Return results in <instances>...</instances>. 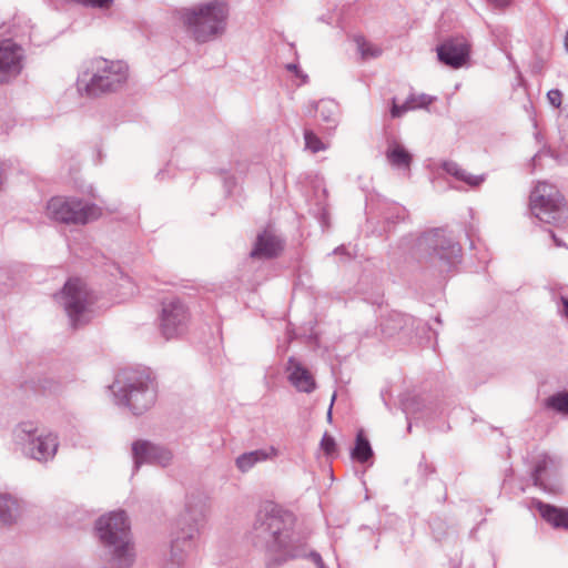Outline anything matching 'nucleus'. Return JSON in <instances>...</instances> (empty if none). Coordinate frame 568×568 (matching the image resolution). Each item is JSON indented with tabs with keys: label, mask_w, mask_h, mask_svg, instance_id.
Masks as SVG:
<instances>
[{
	"label": "nucleus",
	"mask_w": 568,
	"mask_h": 568,
	"mask_svg": "<svg viewBox=\"0 0 568 568\" xmlns=\"http://www.w3.org/2000/svg\"><path fill=\"white\" fill-rule=\"evenodd\" d=\"M550 235H551V237H552V240H554V242H555L556 246H564V245H565L560 240H558V239L556 237V235H555V233H554L552 231H550Z\"/></svg>",
	"instance_id": "40"
},
{
	"label": "nucleus",
	"mask_w": 568,
	"mask_h": 568,
	"mask_svg": "<svg viewBox=\"0 0 568 568\" xmlns=\"http://www.w3.org/2000/svg\"><path fill=\"white\" fill-rule=\"evenodd\" d=\"M133 470L143 464L169 466L173 460V453L170 448L154 444L150 440L139 439L132 443Z\"/></svg>",
	"instance_id": "14"
},
{
	"label": "nucleus",
	"mask_w": 568,
	"mask_h": 568,
	"mask_svg": "<svg viewBox=\"0 0 568 568\" xmlns=\"http://www.w3.org/2000/svg\"><path fill=\"white\" fill-rule=\"evenodd\" d=\"M562 310L561 313L568 318V298L561 297Z\"/></svg>",
	"instance_id": "39"
},
{
	"label": "nucleus",
	"mask_w": 568,
	"mask_h": 568,
	"mask_svg": "<svg viewBox=\"0 0 568 568\" xmlns=\"http://www.w3.org/2000/svg\"><path fill=\"white\" fill-rule=\"evenodd\" d=\"M128 77L129 69L123 61L94 58L78 75L77 85L81 93L97 98L122 88Z\"/></svg>",
	"instance_id": "3"
},
{
	"label": "nucleus",
	"mask_w": 568,
	"mask_h": 568,
	"mask_svg": "<svg viewBox=\"0 0 568 568\" xmlns=\"http://www.w3.org/2000/svg\"><path fill=\"white\" fill-rule=\"evenodd\" d=\"M187 520H189V518L185 516V517L183 518V523H184V524H186V523H187Z\"/></svg>",
	"instance_id": "45"
},
{
	"label": "nucleus",
	"mask_w": 568,
	"mask_h": 568,
	"mask_svg": "<svg viewBox=\"0 0 568 568\" xmlns=\"http://www.w3.org/2000/svg\"><path fill=\"white\" fill-rule=\"evenodd\" d=\"M186 516L193 521L185 527H180L174 532L169 549L162 552L161 567L162 568H183L189 552L193 549V540L197 534V523L203 516L202 510L193 514L187 506Z\"/></svg>",
	"instance_id": "11"
},
{
	"label": "nucleus",
	"mask_w": 568,
	"mask_h": 568,
	"mask_svg": "<svg viewBox=\"0 0 568 568\" xmlns=\"http://www.w3.org/2000/svg\"><path fill=\"white\" fill-rule=\"evenodd\" d=\"M304 140L306 149L313 153L323 151L326 148L322 140L312 130H304Z\"/></svg>",
	"instance_id": "32"
},
{
	"label": "nucleus",
	"mask_w": 568,
	"mask_h": 568,
	"mask_svg": "<svg viewBox=\"0 0 568 568\" xmlns=\"http://www.w3.org/2000/svg\"><path fill=\"white\" fill-rule=\"evenodd\" d=\"M55 300L64 308L73 328L89 321L88 306L91 297L85 283L80 278L69 280L62 291L55 295Z\"/></svg>",
	"instance_id": "10"
},
{
	"label": "nucleus",
	"mask_w": 568,
	"mask_h": 568,
	"mask_svg": "<svg viewBox=\"0 0 568 568\" xmlns=\"http://www.w3.org/2000/svg\"><path fill=\"white\" fill-rule=\"evenodd\" d=\"M283 247V241L277 235L270 231H264L257 235L251 256L258 258H273L282 252Z\"/></svg>",
	"instance_id": "19"
},
{
	"label": "nucleus",
	"mask_w": 568,
	"mask_h": 568,
	"mask_svg": "<svg viewBox=\"0 0 568 568\" xmlns=\"http://www.w3.org/2000/svg\"><path fill=\"white\" fill-rule=\"evenodd\" d=\"M287 379L300 393L311 394L316 389V382L312 373L295 357L287 359Z\"/></svg>",
	"instance_id": "16"
},
{
	"label": "nucleus",
	"mask_w": 568,
	"mask_h": 568,
	"mask_svg": "<svg viewBox=\"0 0 568 568\" xmlns=\"http://www.w3.org/2000/svg\"><path fill=\"white\" fill-rule=\"evenodd\" d=\"M546 408L551 409L561 415H568V392H558L544 402Z\"/></svg>",
	"instance_id": "30"
},
{
	"label": "nucleus",
	"mask_w": 568,
	"mask_h": 568,
	"mask_svg": "<svg viewBox=\"0 0 568 568\" xmlns=\"http://www.w3.org/2000/svg\"><path fill=\"white\" fill-rule=\"evenodd\" d=\"M415 318L410 315L396 311L382 316L379 322L381 334L385 338L395 336L399 332H409L413 329Z\"/></svg>",
	"instance_id": "18"
},
{
	"label": "nucleus",
	"mask_w": 568,
	"mask_h": 568,
	"mask_svg": "<svg viewBox=\"0 0 568 568\" xmlns=\"http://www.w3.org/2000/svg\"><path fill=\"white\" fill-rule=\"evenodd\" d=\"M295 516L268 504L261 508L254 523L255 538L264 548L265 565L278 567L288 560L307 557L317 568H327L317 551L307 552V537L295 530Z\"/></svg>",
	"instance_id": "1"
},
{
	"label": "nucleus",
	"mask_w": 568,
	"mask_h": 568,
	"mask_svg": "<svg viewBox=\"0 0 568 568\" xmlns=\"http://www.w3.org/2000/svg\"><path fill=\"white\" fill-rule=\"evenodd\" d=\"M530 211L542 223L560 225L568 217V210L558 189L539 182L530 194Z\"/></svg>",
	"instance_id": "8"
},
{
	"label": "nucleus",
	"mask_w": 568,
	"mask_h": 568,
	"mask_svg": "<svg viewBox=\"0 0 568 568\" xmlns=\"http://www.w3.org/2000/svg\"><path fill=\"white\" fill-rule=\"evenodd\" d=\"M418 470L424 475L427 476L428 474L433 473V467L425 460L423 457V460L418 465Z\"/></svg>",
	"instance_id": "35"
},
{
	"label": "nucleus",
	"mask_w": 568,
	"mask_h": 568,
	"mask_svg": "<svg viewBox=\"0 0 568 568\" xmlns=\"http://www.w3.org/2000/svg\"><path fill=\"white\" fill-rule=\"evenodd\" d=\"M13 443L23 456L39 463L52 460L59 448L57 434L39 429L31 422H23L16 426Z\"/></svg>",
	"instance_id": "6"
},
{
	"label": "nucleus",
	"mask_w": 568,
	"mask_h": 568,
	"mask_svg": "<svg viewBox=\"0 0 568 568\" xmlns=\"http://www.w3.org/2000/svg\"><path fill=\"white\" fill-rule=\"evenodd\" d=\"M17 517V500L8 494H0V521L10 525Z\"/></svg>",
	"instance_id": "29"
},
{
	"label": "nucleus",
	"mask_w": 568,
	"mask_h": 568,
	"mask_svg": "<svg viewBox=\"0 0 568 568\" xmlns=\"http://www.w3.org/2000/svg\"><path fill=\"white\" fill-rule=\"evenodd\" d=\"M287 69H288L290 71L295 72V74H296L297 77H301V78L303 79V82H306V80H307V75L302 74V73H301V71L298 70V67H297L296 64H288V65H287Z\"/></svg>",
	"instance_id": "38"
},
{
	"label": "nucleus",
	"mask_w": 568,
	"mask_h": 568,
	"mask_svg": "<svg viewBox=\"0 0 568 568\" xmlns=\"http://www.w3.org/2000/svg\"><path fill=\"white\" fill-rule=\"evenodd\" d=\"M334 399H335V395L333 396L332 404H331V407L328 409V417L329 418H331V414H332V405H333Z\"/></svg>",
	"instance_id": "44"
},
{
	"label": "nucleus",
	"mask_w": 568,
	"mask_h": 568,
	"mask_svg": "<svg viewBox=\"0 0 568 568\" xmlns=\"http://www.w3.org/2000/svg\"><path fill=\"white\" fill-rule=\"evenodd\" d=\"M442 169L449 175L454 176L456 180L466 183L470 187L479 186L485 180L486 175H474L464 170L458 163L454 161H445L442 164Z\"/></svg>",
	"instance_id": "22"
},
{
	"label": "nucleus",
	"mask_w": 568,
	"mask_h": 568,
	"mask_svg": "<svg viewBox=\"0 0 568 568\" xmlns=\"http://www.w3.org/2000/svg\"><path fill=\"white\" fill-rule=\"evenodd\" d=\"M442 169L449 175L454 176L456 180L466 183L470 187L479 186L485 180L486 175H474L464 170L458 163L454 161H445L442 164Z\"/></svg>",
	"instance_id": "24"
},
{
	"label": "nucleus",
	"mask_w": 568,
	"mask_h": 568,
	"mask_svg": "<svg viewBox=\"0 0 568 568\" xmlns=\"http://www.w3.org/2000/svg\"><path fill=\"white\" fill-rule=\"evenodd\" d=\"M565 49L567 50L568 52V31L566 32V36H565Z\"/></svg>",
	"instance_id": "41"
},
{
	"label": "nucleus",
	"mask_w": 568,
	"mask_h": 568,
	"mask_svg": "<svg viewBox=\"0 0 568 568\" xmlns=\"http://www.w3.org/2000/svg\"><path fill=\"white\" fill-rule=\"evenodd\" d=\"M276 456L277 450L274 447H270L268 449H256L241 454L235 459V465L240 471L246 473L251 470L257 463L265 462Z\"/></svg>",
	"instance_id": "20"
},
{
	"label": "nucleus",
	"mask_w": 568,
	"mask_h": 568,
	"mask_svg": "<svg viewBox=\"0 0 568 568\" xmlns=\"http://www.w3.org/2000/svg\"><path fill=\"white\" fill-rule=\"evenodd\" d=\"M316 111L321 120L326 123L327 130L336 128L338 121V105L335 101L329 99L318 101L316 103Z\"/></svg>",
	"instance_id": "27"
},
{
	"label": "nucleus",
	"mask_w": 568,
	"mask_h": 568,
	"mask_svg": "<svg viewBox=\"0 0 568 568\" xmlns=\"http://www.w3.org/2000/svg\"><path fill=\"white\" fill-rule=\"evenodd\" d=\"M547 99L554 108H559L562 100V94L559 90L552 89L547 93Z\"/></svg>",
	"instance_id": "34"
},
{
	"label": "nucleus",
	"mask_w": 568,
	"mask_h": 568,
	"mask_svg": "<svg viewBox=\"0 0 568 568\" xmlns=\"http://www.w3.org/2000/svg\"><path fill=\"white\" fill-rule=\"evenodd\" d=\"M101 542L111 554L118 568H131L135 560L130 526L124 511H113L102 516L95 524Z\"/></svg>",
	"instance_id": "4"
},
{
	"label": "nucleus",
	"mask_w": 568,
	"mask_h": 568,
	"mask_svg": "<svg viewBox=\"0 0 568 568\" xmlns=\"http://www.w3.org/2000/svg\"><path fill=\"white\" fill-rule=\"evenodd\" d=\"M433 102V98L427 94H410L403 104H398L396 100H393L390 113L393 118H399L409 110L417 108H425Z\"/></svg>",
	"instance_id": "25"
},
{
	"label": "nucleus",
	"mask_w": 568,
	"mask_h": 568,
	"mask_svg": "<svg viewBox=\"0 0 568 568\" xmlns=\"http://www.w3.org/2000/svg\"><path fill=\"white\" fill-rule=\"evenodd\" d=\"M321 448L327 456L332 455L336 448V443H335L334 437L328 435L327 433H325L321 440Z\"/></svg>",
	"instance_id": "33"
},
{
	"label": "nucleus",
	"mask_w": 568,
	"mask_h": 568,
	"mask_svg": "<svg viewBox=\"0 0 568 568\" xmlns=\"http://www.w3.org/2000/svg\"><path fill=\"white\" fill-rule=\"evenodd\" d=\"M354 41L357 45V50L362 57V59H375L382 54V49L378 45H375L368 42L364 37L356 36Z\"/></svg>",
	"instance_id": "31"
},
{
	"label": "nucleus",
	"mask_w": 568,
	"mask_h": 568,
	"mask_svg": "<svg viewBox=\"0 0 568 568\" xmlns=\"http://www.w3.org/2000/svg\"><path fill=\"white\" fill-rule=\"evenodd\" d=\"M343 250H344V247H343V246L337 247V248H335V250H334V253H335V254L342 253V251H343Z\"/></svg>",
	"instance_id": "42"
},
{
	"label": "nucleus",
	"mask_w": 568,
	"mask_h": 568,
	"mask_svg": "<svg viewBox=\"0 0 568 568\" xmlns=\"http://www.w3.org/2000/svg\"><path fill=\"white\" fill-rule=\"evenodd\" d=\"M114 402L129 408L133 415H142L156 400V388L149 373L124 368L110 386Z\"/></svg>",
	"instance_id": "2"
},
{
	"label": "nucleus",
	"mask_w": 568,
	"mask_h": 568,
	"mask_svg": "<svg viewBox=\"0 0 568 568\" xmlns=\"http://www.w3.org/2000/svg\"><path fill=\"white\" fill-rule=\"evenodd\" d=\"M229 8L224 0H214L181 11V19L186 31L197 42H206L224 32Z\"/></svg>",
	"instance_id": "5"
},
{
	"label": "nucleus",
	"mask_w": 568,
	"mask_h": 568,
	"mask_svg": "<svg viewBox=\"0 0 568 568\" xmlns=\"http://www.w3.org/2000/svg\"><path fill=\"white\" fill-rule=\"evenodd\" d=\"M386 159L393 168L409 171L412 154L402 144L397 142L389 143L386 150Z\"/></svg>",
	"instance_id": "26"
},
{
	"label": "nucleus",
	"mask_w": 568,
	"mask_h": 568,
	"mask_svg": "<svg viewBox=\"0 0 568 568\" xmlns=\"http://www.w3.org/2000/svg\"><path fill=\"white\" fill-rule=\"evenodd\" d=\"M540 516L556 528L568 529V509L545 504L540 500L535 501Z\"/></svg>",
	"instance_id": "21"
},
{
	"label": "nucleus",
	"mask_w": 568,
	"mask_h": 568,
	"mask_svg": "<svg viewBox=\"0 0 568 568\" xmlns=\"http://www.w3.org/2000/svg\"><path fill=\"white\" fill-rule=\"evenodd\" d=\"M468 55V45L460 40H447L437 47L438 60L454 69L463 67Z\"/></svg>",
	"instance_id": "17"
},
{
	"label": "nucleus",
	"mask_w": 568,
	"mask_h": 568,
	"mask_svg": "<svg viewBox=\"0 0 568 568\" xmlns=\"http://www.w3.org/2000/svg\"><path fill=\"white\" fill-rule=\"evenodd\" d=\"M442 169L449 175L454 176L456 180L466 183L470 187L479 186L485 180L486 175H474L464 170L458 163L454 161H445L442 164Z\"/></svg>",
	"instance_id": "23"
},
{
	"label": "nucleus",
	"mask_w": 568,
	"mask_h": 568,
	"mask_svg": "<svg viewBox=\"0 0 568 568\" xmlns=\"http://www.w3.org/2000/svg\"><path fill=\"white\" fill-rule=\"evenodd\" d=\"M351 456L354 460L362 464L368 462L373 457L372 446L362 430L356 436L355 446L351 452Z\"/></svg>",
	"instance_id": "28"
},
{
	"label": "nucleus",
	"mask_w": 568,
	"mask_h": 568,
	"mask_svg": "<svg viewBox=\"0 0 568 568\" xmlns=\"http://www.w3.org/2000/svg\"><path fill=\"white\" fill-rule=\"evenodd\" d=\"M559 458L547 453L538 454L534 459L531 468L534 485L546 493H559L561 488L559 481Z\"/></svg>",
	"instance_id": "13"
},
{
	"label": "nucleus",
	"mask_w": 568,
	"mask_h": 568,
	"mask_svg": "<svg viewBox=\"0 0 568 568\" xmlns=\"http://www.w3.org/2000/svg\"><path fill=\"white\" fill-rule=\"evenodd\" d=\"M417 246L419 251L427 253L429 263L440 273H449L462 261L460 244L444 229L423 233Z\"/></svg>",
	"instance_id": "7"
},
{
	"label": "nucleus",
	"mask_w": 568,
	"mask_h": 568,
	"mask_svg": "<svg viewBox=\"0 0 568 568\" xmlns=\"http://www.w3.org/2000/svg\"><path fill=\"white\" fill-rule=\"evenodd\" d=\"M403 409L407 413L408 412V404L403 402Z\"/></svg>",
	"instance_id": "43"
},
{
	"label": "nucleus",
	"mask_w": 568,
	"mask_h": 568,
	"mask_svg": "<svg viewBox=\"0 0 568 568\" xmlns=\"http://www.w3.org/2000/svg\"><path fill=\"white\" fill-rule=\"evenodd\" d=\"M50 219L64 224H87L101 215V209L74 197L54 196L47 205Z\"/></svg>",
	"instance_id": "9"
},
{
	"label": "nucleus",
	"mask_w": 568,
	"mask_h": 568,
	"mask_svg": "<svg viewBox=\"0 0 568 568\" xmlns=\"http://www.w3.org/2000/svg\"><path fill=\"white\" fill-rule=\"evenodd\" d=\"M13 125H14L13 120L7 119L6 121H3V124L0 125V134L7 133L9 131V129H11Z\"/></svg>",
	"instance_id": "37"
},
{
	"label": "nucleus",
	"mask_w": 568,
	"mask_h": 568,
	"mask_svg": "<svg viewBox=\"0 0 568 568\" xmlns=\"http://www.w3.org/2000/svg\"><path fill=\"white\" fill-rule=\"evenodd\" d=\"M159 321L161 334L166 339H171L186 332L190 313L181 300L171 298L162 303Z\"/></svg>",
	"instance_id": "12"
},
{
	"label": "nucleus",
	"mask_w": 568,
	"mask_h": 568,
	"mask_svg": "<svg viewBox=\"0 0 568 568\" xmlns=\"http://www.w3.org/2000/svg\"><path fill=\"white\" fill-rule=\"evenodd\" d=\"M23 49L12 40L0 42V84L16 79L22 71Z\"/></svg>",
	"instance_id": "15"
},
{
	"label": "nucleus",
	"mask_w": 568,
	"mask_h": 568,
	"mask_svg": "<svg viewBox=\"0 0 568 568\" xmlns=\"http://www.w3.org/2000/svg\"><path fill=\"white\" fill-rule=\"evenodd\" d=\"M491 7L497 9H504L508 7L511 0H486Z\"/></svg>",
	"instance_id": "36"
}]
</instances>
